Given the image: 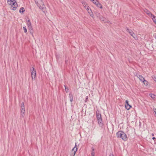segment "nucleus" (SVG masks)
<instances>
[{
	"label": "nucleus",
	"mask_w": 156,
	"mask_h": 156,
	"mask_svg": "<svg viewBox=\"0 0 156 156\" xmlns=\"http://www.w3.org/2000/svg\"><path fill=\"white\" fill-rule=\"evenodd\" d=\"M156 151V150H155Z\"/></svg>",
	"instance_id": "nucleus-39"
},
{
	"label": "nucleus",
	"mask_w": 156,
	"mask_h": 156,
	"mask_svg": "<svg viewBox=\"0 0 156 156\" xmlns=\"http://www.w3.org/2000/svg\"><path fill=\"white\" fill-rule=\"evenodd\" d=\"M86 9L90 16L93 17L94 15L90 8L89 6H88Z\"/></svg>",
	"instance_id": "nucleus-6"
},
{
	"label": "nucleus",
	"mask_w": 156,
	"mask_h": 156,
	"mask_svg": "<svg viewBox=\"0 0 156 156\" xmlns=\"http://www.w3.org/2000/svg\"><path fill=\"white\" fill-rule=\"evenodd\" d=\"M76 144L75 147L72 149L73 151H74L73 156H74V155H75V153L77 150V147H76Z\"/></svg>",
	"instance_id": "nucleus-14"
},
{
	"label": "nucleus",
	"mask_w": 156,
	"mask_h": 156,
	"mask_svg": "<svg viewBox=\"0 0 156 156\" xmlns=\"http://www.w3.org/2000/svg\"><path fill=\"white\" fill-rule=\"evenodd\" d=\"M127 31L128 32L129 34L134 38H135V34L131 30L129 29L128 28H127Z\"/></svg>",
	"instance_id": "nucleus-9"
},
{
	"label": "nucleus",
	"mask_w": 156,
	"mask_h": 156,
	"mask_svg": "<svg viewBox=\"0 0 156 156\" xmlns=\"http://www.w3.org/2000/svg\"><path fill=\"white\" fill-rule=\"evenodd\" d=\"M97 120L98 121V123L99 125L100 126L102 127L103 126V123L102 122V119H100Z\"/></svg>",
	"instance_id": "nucleus-11"
},
{
	"label": "nucleus",
	"mask_w": 156,
	"mask_h": 156,
	"mask_svg": "<svg viewBox=\"0 0 156 156\" xmlns=\"http://www.w3.org/2000/svg\"><path fill=\"white\" fill-rule=\"evenodd\" d=\"M116 135L117 137L121 138L124 141H126L127 140L126 135L122 131H119L118 132Z\"/></svg>",
	"instance_id": "nucleus-1"
},
{
	"label": "nucleus",
	"mask_w": 156,
	"mask_h": 156,
	"mask_svg": "<svg viewBox=\"0 0 156 156\" xmlns=\"http://www.w3.org/2000/svg\"><path fill=\"white\" fill-rule=\"evenodd\" d=\"M35 3L39 8L42 10L43 11L45 12V6L44 5V2L42 0H34Z\"/></svg>",
	"instance_id": "nucleus-2"
},
{
	"label": "nucleus",
	"mask_w": 156,
	"mask_h": 156,
	"mask_svg": "<svg viewBox=\"0 0 156 156\" xmlns=\"http://www.w3.org/2000/svg\"><path fill=\"white\" fill-rule=\"evenodd\" d=\"M20 112H25L24 105L23 102L21 104L20 107Z\"/></svg>",
	"instance_id": "nucleus-10"
},
{
	"label": "nucleus",
	"mask_w": 156,
	"mask_h": 156,
	"mask_svg": "<svg viewBox=\"0 0 156 156\" xmlns=\"http://www.w3.org/2000/svg\"><path fill=\"white\" fill-rule=\"evenodd\" d=\"M25 112H20V119L23 118L25 115Z\"/></svg>",
	"instance_id": "nucleus-17"
},
{
	"label": "nucleus",
	"mask_w": 156,
	"mask_h": 156,
	"mask_svg": "<svg viewBox=\"0 0 156 156\" xmlns=\"http://www.w3.org/2000/svg\"><path fill=\"white\" fill-rule=\"evenodd\" d=\"M30 71L32 79L35 80L36 76V70L34 67H32V69H30Z\"/></svg>",
	"instance_id": "nucleus-4"
},
{
	"label": "nucleus",
	"mask_w": 156,
	"mask_h": 156,
	"mask_svg": "<svg viewBox=\"0 0 156 156\" xmlns=\"http://www.w3.org/2000/svg\"><path fill=\"white\" fill-rule=\"evenodd\" d=\"M27 23L28 27L30 31V34L33 36V30L32 26L30 20H28L27 22Z\"/></svg>",
	"instance_id": "nucleus-3"
},
{
	"label": "nucleus",
	"mask_w": 156,
	"mask_h": 156,
	"mask_svg": "<svg viewBox=\"0 0 156 156\" xmlns=\"http://www.w3.org/2000/svg\"><path fill=\"white\" fill-rule=\"evenodd\" d=\"M25 11L24 8L23 7H21L20 8L19 11L20 13L23 12Z\"/></svg>",
	"instance_id": "nucleus-19"
},
{
	"label": "nucleus",
	"mask_w": 156,
	"mask_h": 156,
	"mask_svg": "<svg viewBox=\"0 0 156 156\" xmlns=\"http://www.w3.org/2000/svg\"><path fill=\"white\" fill-rule=\"evenodd\" d=\"M98 0H92V2H93L95 4L96 3H97V2H98Z\"/></svg>",
	"instance_id": "nucleus-25"
},
{
	"label": "nucleus",
	"mask_w": 156,
	"mask_h": 156,
	"mask_svg": "<svg viewBox=\"0 0 156 156\" xmlns=\"http://www.w3.org/2000/svg\"><path fill=\"white\" fill-rule=\"evenodd\" d=\"M126 105H125V108L127 110H129L131 108V106L129 105L128 103V101L127 100L126 101Z\"/></svg>",
	"instance_id": "nucleus-8"
},
{
	"label": "nucleus",
	"mask_w": 156,
	"mask_h": 156,
	"mask_svg": "<svg viewBox=\"0 0 156 156\" xmlns=\"http://www.w3.org/2000/svg\"><path fill=\"white\" fill-rule=\"evenodd\" d=\"M92 151H94V148H93V147H92Z\"/></svg>",
	"instance_id": "nucleus-32"
},
{
	"label": "nucleus",
	"mask_w": 156,
	"mask_h": 156,
	"mask_svg": "<svg viewBox=\"0 0 156 156\" xmlns=\"http://www.w3.org/2000/svg\"><path fill=\"white\" fill-rule=\"evenodd\" d=\"M137 76L140 80L142 82H143L145 80L144 78L141 75H138Z\"/></svg>",
	"instance_id": "nucleus-13"
},
{
	"label": "nucleus",
	"mask_w": 156,
	"mask_h": 156,
	"mask_svg": "<svg viewBox=\"0 0 156 156\" xmlns=\"http://www.w3.org/2000/svg\"><path fill=\"white\" fill-rule=\"evenodd\" d=\"M152 78L154 81H156V76H152Z\"/></svg>",
	"instance_id": "nucleus-23"
},
{
	"label": "nucleus",
	"mask_w": 156,
	"mask_h": 156,
	"mask_svg": "<svg viewBox=\"0 0 156 156\" xmlns=\"http://www.w3.org/2000/svg\"><path fill=\"white\" fill-rule=\"evenodd\" d=\"M143 82L145 85L147 86L148 85V82L147 81L144 80Z\"/></svg>",
	"instance_id": "nucleus-21"
},
{
	"label": "nucleus",
	"mask_w": 156,
	"mask_h": 156,
	"mask_svg": "<svg viewBox=\"0 0 156 156\" xmlns=\"http://www.w3.org/2000/svg\"><path fill=\"white\" fill-rule=\"evenodd\" d=\"M152 139H153V140H154L155 139V137H152Z\"/></svg>",
	"instance_id": "nucleus-35"
},
{
	"label": "nucleus",
	"mask_w": 156,
	"mask_h": 156,
	"mask_svg": "<svg viewBox=\"0 0 156 156\" xmlns=\"http://www.w3.org/2000/svg\"><path fill=\"white\" fill-rule=\"evenodd\" d=\"M91 154V156H94V154H95L94 151H92Z\"/></svg>",
	"instance_id": "nucleus-27"
},
{
	"label": "nucleus",
	"mask_w": 156,
	"mask_h": 156,
	"mask_svg": "<svg viewBox=\"0 0 156 156\" xmlns=\"http://www.w3.org/2000/svg\"><path fill=\"white\" fill-rule=\"evenodd\" d=\"M66 92H68L69 91V89L68 87H66V86H65Z\"/></svg>",
	"instance_id": "nucleus-24"
},
{
	"label": "nucleus",
	"mask_w": 156,
	"mask_h": 156,
	"mask_svg": "<svg viewBox=\"0 0 156 156\" xmlns=\"http://www.w3.org/2000/svg\"><path fill=\"white\" fill-rule=\"evenodd\" d=\"M152 18L154 22L156 24V17L153 15Z\"/></svg>",
	"instance_id": "nucleus-18"
},
{
	"label": "nucleus",
	"mask_w": 156,
	"mask_h": 156,
	"mask_svg": "<svg viewBox=\"0 0 156 156\" xmlns=\"http://www.w3.org/2000/svg\"><path fill=\"white\" fill-rule=\"evenodd\" d=\"M90 0L91 1H92V0Z\"/></svg>",
	"instance_id": "nucleus-38"
},
{
	"label": "nucleus",
	"mask_w": 156,
	"mask_h": 156,
	"mask_svg": "<svg viewBox=\"0 0 156 156\" xmlns=\"http://www.w3.org/2000/svg\"><path fill=\"white\" fill-rule=\"evenodd\" d=\"M109 156H114L112 154H110Z\"/></svg>",
	"instance_id": "nucleus-31"
},
{
	"label": "nucleus",
	"mask_w": 156,
	"mask_h": 156,
	"mask_svg": "<svg viewBox=\"0 0 156 156\" xmlns=\"http://www.w3.org/2000/svg\"><path fill=\"white\" fill-rule=\"evenodd\" d=\"M97 2V3L95 4L96 6L100 8V9H102V6L101 4L99 3L98 1Z\"/></svg>",
	"instance_id": "nucleus-12"
},
{
	"label": "nucleus",
	"mask_w": 156,
	"mask_h": 156,
	"mask_svg": "<svg viewBox=\"0 0 156 156\" xmlns=\"http://www.w3.org/2000/svg\"><path fill=\"white\" fill-rule=\"evenodd\" d=\"M7 2H10V3L8 2V3L10 5L12 4L14 6V7H17L18 4L16 2L15 0L12 1V0H7Z\"/></svg>",
	"instance_id": "nucleus-5"
},
{
	"label": "nucleus",
	"mask_w": 156,
	"mask_h": 156,
	"mask_svg": "<svg viewBox=\"0 0 156 156\" xmlns=\"http://www.w3.org/2000/svg\"><path fill=\"white\" fill-rule=\"evenodd\" d=\"M153 111L154 113H155V114H156V108H154Z\"/></svg>",
	"instance_id": "nucleus-29"
},
{
	"label": "nucleus",
	"mask_w": 156,
	"mask_h": 156,
	"mask_svg": "<svg viewBox=\"0 0 156 156\" xmlns=\"http://www.w3.org/2000/svg\"><path fill=\"white\" fill-rule=\"evenodd\" d=\"M17 7H13V8L12 9V10H16Z\"/></svg>",
	"instance_id": "nucleus-28"
},
{
	"label": "nucleus",
	"mask_w": 156,
	"mask_h": 156,
	"mask_svg": "<svg viewBox=\"0 0 156 156\" xmlns=\"http://www.w3.org/2000/svg\"><path fill=\"white\" fill-rule=\"evenodd\" d=\"M151 97L152 98H155V95L153 94H150Z\"/></svg>",
	"instance_id": "nucleus-26"
},
{
	"label": "nucleus",
	"mask_w": 156,
	"mask_h": 156,
	"mask_svg": "<svg viewBox=\"0 0 156 156\" xmlns=\"http://www.w3.org/2000/svg\"><path fill=\"white\" fill-rule=\"evenodd\" d=\"M81 2L82 3L83 6L87 5V3L84 0H81Z\"/></svg>",
	"instance_id": "nucleus-20"
},
{
	"label": "nucleus",
	"mask_w": 156,
	"mask_h": 156,
	"mask_svg": "<svg viewBox=\"0 0 156 156\" xmlns=\"http://www.w3.org/2000/svg\"><path fill=\"white\" fill-rule=\"evenodd\" d=\"M96 116L97 120L99 119H101V115L99 113H96Z\"/></svg>",
	"instance_id": "nucleus-15"
},
{
	"label": "nucleus",
	"mask_w": 156,
	"mask_h": 156,
	"mask_svg": "<svg viewBox=\"0 0 156 156\" xmlns=\"http://www.w3.org/2000/svg\"><path fill=\"white\" fill-rule=\"evenodd\" d=\"M87 98H87V97L86 98V100H85V102H86V101H87Z\"/></svg>",
	"instance_id": "nucleus-33"
},
{
	"label": "nucleus",
	"mask_w": 156,
	"mask_h": 156,
	"mask_svg": "<svg viewBox=\"0 0 156 156\" xmlns=\"http://www.w3.org/2000/svg\"><path fill=\"white\" fill-rule=\"evenodd\" d=\"M152 136H154V134H153H153H152Z\"/></svg>",
	"instance_id": "nucleus-36"
},
{
	"label": "nucleus",
	"mask_w": 156,
	"mask_h": 156,
	"mask_svg": "<svg viewBox=\"0 0 156 156\" xmlns=\"http://www.w3.org/2000/svg\"><path fill=\"white\" fill-rule=\"evenodd\" d=\"M23 30H24V32L25 33H27V28H26V27H23Z\"/></svg>",
	"instance_id": "nucleus-22"
},
{
	"label": "nucleus",
	"mask_w": 156,
	"mask_h": 156,
	"mask_svg": "<svg viewBox=\"0 0 156 156\" xmlns=\"http://www.w3.org/2000/svg\"><path fill=\"white\" fill-rule=\"evenodd\" d=\"M83 6H84V8H85L86 9H87V7L88 6H87V5H83Z\"/></svg>",
	"instance_id": "nucleus-30"
},
{
	"label": "nucleus",
	"mask_w": 156,
	"mask_h": 156,
	"mask_svg": "<svg viewBox=\"0 0 156 156\" xmlns=\"http://www.w3.org/2000/svg\"><path fill=\"white\" fill-rule=\"evenodd\" d=\"M68 62V61L67 60L66 61V64H67V63Z\"/></svg>",
	"instance_id": "nucleus-34"
},
{
	"label": "nucleus",
	"mask_w": 156,
	"mask_h": 156,
	"mask_svg": "<svg viewBox=\"0 0 156 156\" xmlns=\"http://www.w3.org/2000/svg\"><path fill=\"white\" fill-rule=\"evenodd\" d=\"M144 12L148 15L151 17H152V16H153V14H152L151 12H150L149 10L146 9H144Z\"/></svg>",
	"instance_id": "nucleus-7"
},
{
	"label": "nucleus",
	"mask_w": 156,
	"mask_h": 156,
	"mask_svg": "<svg viewBox=\"0 0 156 156\" xmlns=\"http://www.w3.org/2000/svg\"><path fill=\"white\" fill-rule=\"evenodd\" d=\"M69 97L70 99V101L72 102L73 100V96L72 94L70 93L69 95Z\"/></svg>",
	"instance_id": "nucleus-16"
},
{
	"label": "nucleus",
	"mask_w": 156,
	"mask_h": 156,
	"mask_svg": "<svg viewBox=\"0 0 156 156\" xmlns=\"http://www.w3.org/2000/svg\"><path fill=\"white\" fill-rule=\"evenodd\" d=\"M154 36H155L156 37V34H155Z\"/></svg>",
	"instance_id": "nucleus-37"
}]
</instances>
